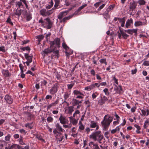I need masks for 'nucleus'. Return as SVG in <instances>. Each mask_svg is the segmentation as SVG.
<instances>
[{
  "mask_svg": "<svg viewBox=\"0 0 149 149\" xmlns=\"http://www.w3.org/2000/svg\"><path fill=\"white\" fill-rule=\"evenodd\" d=\"M62 46L63 48L65 49L66 51L68 50L69 49L68 47L67 46L65 42H63V43Z\"/></svg>",
  "mask_w": 149,
  "mask_h": 149,
  "instance_id": "37998d69",
  "label": "nucleus"
},
{
  "mask_svg": "<svg viewBox=\"0 0 149 149\" xmlns=\"http://www.w3.org/2000/svg\"><path fill=\"white\" fill-rule=\"evenodd\" d=\"M19 67L20 68L21 73H23L24 72L23 69L24 68V67L23 66L22 64L20 63L19 65Z\"/></svg>",
  "mask_w": 149,
  "mask_h": 149,
  "instance_id": "13d9d810",
  "label": "nucleus"
},
{
  "mask_svg": "<svg viewBox=\"0 0 149 149\" xmlns=\"http://www.w3.org/2000/svg\"><path fill=\"white\" fill-rule=\"evenodd\" d=\"M4 99L8 104H11L13 102V98L8 95H6L4 97Z\"/></svg>",
  "mask_w": 149,
  "mask_h": 149,
  "instance_id": "9d476101",
  "label": "nucleus"
},
{
  "mask_svg": "<svg viewBox=\"0 0 149 149\" xmlns=\"http://www.w3.org/2000/svg\"><path fill=\"white\" fill-rule=\"evenodd\" d=\"M55 127L56 128V129L58 130L59 132H62L63 129L62 127L58 123H57L55 125Z\"/></svg>",
  "mask_w": 149,
  "mask_h": 149,
  "instance_id": "a211bd4d",
  "label": "nucleus"
},
{
  "mask_svg": "<svg viewBox=\"0 0 149 149\" xmlns=\"http://www.w3.org/2000/svg\"><path fill=\"white\" fill-rule=\"evenodd\" d=\"M59 120L60 123L62 124H68V120L66 118L65 116H63L62 114H61Z\"/></svg>",
  "mask_w": 149,
  "mask_h": 149,
  "instance_id": "423d86ee",
  "label": "nucleus"
},
{
  "mask_svg": "<svg viewBox=\"0 0 149 149\" xmlns=\"http://www.w3.org/2000/svg\"><path fill=\"white\" fill-rule=\"evenodd\" d=\"M114 7V5H110L106 9V11L109 13L111 10L113 9Z\"/></svg>",
  "mask_w": 149,
  "mask_h": 149,
  "instance_id": "ea45409f",
  "label": "nucleus"
},
{
  "mask_svg": "<svg viewBox=\"0 0 149 149\" xmlns=\"http://www.w3.org/2000/svg\"><path fill=\"white\" fill-rule=\"evenodd\" d=\"M0 51H1L3 52H6L5 47L2 46L0 47Z\"/></svg>",
  "mask_w": 149,
  "mask_h": 149,
  "instance_id": "e2e57ef3",
  "label": "nucleus"
},
{
  "mask_svg": "<svg viewBox=\"0 0 149 149\" xmlns=\"http://www.w3.org/2000/svg\"><path fill=\"white\" fill-rule=\"evenodd\" d=\"M53 50L52 49L51 47L45 49L44 51H42V54L45 56V54L50 53L52 52H53Z\"/></svg>",
  "mask_w": 149,
  "mask_h": 149,
  "instance_id": "ddd939ff",
  "label": "nucleus"
},
{
  "mask_svg": "<svg viewBox=\"0 0 149 149\" xmlns=\"http://www.w3.org/2000/svg\"><path fill=\"white\" fill-rule=\"evenodd\" d=\"M133 24V20L132 18L128 19L126 23L125 27L126 28H128L131 24Z\"/></svg>",
  "mask_w": 149,
  "mask_h": 149,
  "instance_id": "2eb2a0df",
  "label": "nucleus"
},
{
  "mask_svg": "<svg viewBox=\"0 0 149 149\" xmlns=\"http://www.w3.org/2000/svg\"><path fill=\"white\" fill-rule=\"evenodd\" d=\"M120 130V128L119 126L117 127L116 128L113 129L111 131V133L114 134L117 132H119Z\"/></svg>",
  "mask_w": 149,
  "mask_h": 149,
  "instance_id": "2f4dec72",
  "label": "nucleus"
},
{
  "mask_svg": "<svg viewBox=\"0 0 149 149\" xmlns=\"http://www.w3.org/2000/svg\"><path fill=\"white\" fill-rule=\"evenodd\" d=\"M58 53L59 51L58 50H56L55 51H54L53 52V53L54 54V55L56 56L57 57V58L58 57Z\"/></svg>",
  "mask_w": 149,
  "mask_h": 149,
  "instance_id": "69168bd1",
  "label": "nucleus"
},
{
  "mask_svg": "<svg viewBox=\"0 0 149 149\" xmlns=\"http://www.w3.org/2000/svg\"><path fill=\"white\" fill-rule=\"evenodd\" d=\"M89 137L95 141H98L100 143H102L101 141L104 138V136L100 131L92 133L90 135Z\"/></svg>",
  "mask_w": 149,
  "mask_h": 149,
  "instance_id": "f03ea898",
  "label": "nucleus"
},
{
  "mask_svg": "<svg viewBox=\"0 0 149 149\" xmlns=\"http://www.w3.org/2000/svg\"><path fill=\"white\" fill-rule=\"evenodd\" d=\"M31 123H28L25 125V126L26 127H28L31 129L32 128V127L31 126Z\"/></svg>",
  "mask_w": 149,
  "mask_h": 149,
  "instance_id": "6e6d98bb",
  "label": "nucleus"
},
{
  "mask_svg": "<svg viewBox=\"0 0 149 149\" xmlns=\"http://www.w3.org/2000/svg\"><path fill=\"white\" fill-rule=\"evenodd\" d=\"M79 129L80 130H79V131H80L82 130H83L84 129V127L82 124L81 121H80L79 122Z\"/></svg>",
  "mask_w": 149,
  "mask_h": 149,
  "instance_id": "f704fd0d",
  "label": "nucleus"
},
{
  "mask_svg": "<svg viewBox=\"0 0 149 149\" xmlns=\"http://www.w3.org/2000/svg\"><path fill=\"white\" fill-rule=\"evenodd\" d=\"M98 95V93L97 92L93 93L92 94V97L93 99H94L96 98L97 96Z\"/></svg>",
  "mask_w": 149,
  "mask_h": 149,
  "instance_id": "3c124183",
  "label": "nucleus"
},
{
  "mask_svg": "<svg viewBox=\"0 0 149 149\" xmlns=\"http://www.w3.org/2000/svg\"><path fill=\"white\" fill-rule=\"evenodd\" d=\"M44 37L42 35H39L37 36V38L38 39V41L40 42L43 39Z\"/></svg>",
  "mask_w": 149,
  "mask_h": 149,
  "instance_id": "603ef678",
  "label": "nucleus"
},
{
  "mask_svg": "<svg viewBox=\"0 0 149 149\" xmlns=\"http://www.w3.org/2000/svg\"><path fill=\"white\" fill-rule=\"evenodd\" d=\"M21 49L22 50H23V51H25V50H30V48L28 46L26 47H22Z\"/></svg>",
  "mask_w": 149,
  "mask_h": 149,
  "instance_id": "052dcab7",
  "label": "nucleus"
},
{
  "mask_svg": "<svg viewBox=\"0 0 149 149\" xmlns=\"http://www.w3.org/2000/svg\"><path fill=\"white\" fill-rule=\"evenodd\" d=\"M145 22H142L141 21H136L135 22L134 26L136 27H138L139 26H145L147 25V22L146 19H145Z\"/></svg>",
  "mask_w": 149,
  "mask_h": 149,
  "instance_id": "6e6552de",
  "label": "nucleus"
},
{
  "mask_svg": "<svg viewBox=\"0 0 149 149\" xmlns=\"http://www.w3.org/2000/svg\"><path fill=\"white\" fill-rule=\"evenodd\" d=\"M138 2L140 5H143L145 4L146 1L144 0H139Z\"/></svg>",
  "mask_w": 149,
  "mask_h": 149,
  "instance_id": "79ce46f5",
  "label": "nucleus"
},
{
  "mask_svg": "<svg viewBox=\"0 0 149 149\" xmlns=\"http://www.w3.org/2000/svg\"><path fill=\"white\" fill-rule=\"evenodd\" d=\"M24 56L25 58L27 60V61L29 62H31L32 61L33 56H29L28 54H25Z\"/></svg>",
  "mask_w": 149,
  "mask_h": 149,
  "instance_id": "dca6fc26",
  "label": "nucleus"
},
{
  "mask_svg": "<svg viewBox=\"0 0 149 149\" xmlns=\"http://www.w3.org/2000/svg\"><path fill=\"white\" fill-rule=\"evenodd\" d=\"M59 3H55L54 7L51 9V10H52V11H54V10L58 8H59L58 7V6H59Z\"/></svg>",
  "mask_w": 149,
  "mask_h": 149,
  "instance_id": "a18cd8bd",
  "label": "nucleus"
},
{
  "mask_svg": "<svg viewBox=\"0 0 149 149\" xmlns=\"http://www.w3.org/2000/svg\"><path fill=\"white\" fill-rule=\"evenodd\" d=\"M1 72L3 76L5 77H8L11 76V74L8 70L3 69Z\"/></svg>",
  "mask_w": 149,
  "mask_h": 149,
  "instance_id": "f8f14e48",
  "label": "nucleus"
},
{
  "mask_svg": "<svg viewBox=\"0 0 149 149\" xmlns=\"http://www.w3.org/2000/svg\"><path fill=\"white\" fill-rule=\"evenodd\" d=\"M84 103L87 106V107H89L91 106V102L88 100L85 101L84 102Z\"/></svg>",
  "mask_w": 149,
  "mask_h": 149,
  "instance_id": "bf43d9fd",
  "label": "nucleus"
},
{
  "mask_svg": "<svg viewBox=\"0 0 149 149\" xmlns=\"http://www.w3.org/2000/svg\"><path fill=\"white\" fill-rule=\"evenodd\" d=\"M101 1H100L94 4V6L96 8H97V7H98L101 4Z\"/></svg>",
  "mask_w": 149,
  "mask_h": 149,
  "instance_id": "774afa93",
  "label": "nucleus"
},
{
  "mask_svg": "<svg viewBox=\"0 0 149 149\" xmlns=\"http://www.w3.org/2000/svg\"><path fill=\"white\" fill-rule=\"evenodd\" d=\"M20 147L19 145L13 144L11 146L10 149H20Z\"/></svg>",
  "mask_w": 149,
  "mask_h": 149,
  "instance_id": "c85d7f7f",
  "label": "nucleus"
},
{
  "mask_svg": "<svg viewBox=\"0 0 149 149\" xmlns=\"http://www.w3.org/2000/svg\"><path fill=\"white\" fill-rule=\"evenodd\" d=\"M53 12V11L50 10H47L45 9H42L40 11V14L44 17L49 16Z\"/></svg>",
  "mask_w": 149,
  "mask_h": 149,
  "instance_id": "39448f33",
  "label": "nucleus"
},
{
  "mask_svg": "<svg viewBox=\"0 0 149 149\" xmlns=\"http://www.w3.org/2000/svg\"><path fill=\"white\" fill-rule=\"evenodd\" d=\"M38 22L41 23L42 26L47 29H49L52 26V23L49 17H47L43 20L41 18L39 20Z\"/></svg>",
  "mask_w": 149,
  "mask_h": 149,
  "instance_id": "7ed1b4c3",
  "label": "nucleus"
},
{
  "mask_svg": "<svg viewBox=\"0 0 149 149\" xmlns=\"http://www.w3.org/2000/svg\"><path fill=\"white\" fill-rule=\"evenodd\" d=\"M70 122L73 125H76L77 123V120L76 119L72 118V116L69 117Z\"/></svg>",
  "mask_w": 149,
  "mask_h": 149,
  "instance_id": "412c9836",
  "label": "nucleus"
},
{
  "mask_svg": "<svg viewBox=\"0 0 149 149\" xmlns=\"http://www.w3.org/2000/svg\"><path fill=\"white\" fill-rule=\"evenodd\" d=\"M84 90L86 91H89L90 90H92L91 85L88 86L86 87L85 88Z\"/></svg>",
  "mask_w": 149,
  "mask_h": 149,
  "instance_id": "0e129e2a",
  "label": "nucleus"
},
{
  "mask_svg": "<svg viewBox=\"0 0 149 149\" xmlns=\"http://www.w3.org/2000/svg\"><path fill=\"white\" fill-rule=\"evenodd\" d=\"M137 29H128L127 33L130 34L132 35L134 33H136Z\"/></svg>",
  "mask_w": 149,
  "mask_h": 149,
  "instance_id": "c756f323",
  "label": "nucleus"
},
{
  "mask_svg": "<svg viewBox=\"0 0 149 149\" xmlns=\"http://www.w3.org/2000/svg\"><path fill=\"white\" fill-rule=\"evenodd\" d=\"M97 124L93 121H91L90 124V127L91 128H94L96 127Z\"/></svg>",
  "mask_w": 149,
  "mask_h": 149,
  "instance_id": "bb28decb",
  "label": "nucleus"
},
{
  "mask_svg": "<svg viewBox=\"0 0 149 149\" xmlns=\"http://www.w3.org/2000/svg\"><path fill=\"white\" fill-rule=\"evenodd\" d=\"M119 20V22L121 23V26L122 27H123L125 26V17L120 18L118 19Z\"/></svg>",
  "mask_w": 149,
  "mask_h": 149,
  "instance_id": "5701e85b",
  "label": "nucleus"
},
{
  "mask_svg": "<svg viewBox=\"0 0 149 149\" xmlns=\"http://www.w3.org/2000/svg\"><path fill=\"white\" fill-rule=\"evenodd\" d=\"M120 32L122 36L124 39H126L129 36L128 35L122 31H120Z\"/></svg>",
  "mask_w": 149,
  "mask_h": 149,
  "instance_id": "e433bc0d",
  "label": "nucleus"
},
{
  "mask_svg": "<svg viewBox=\"0 0 149 149\" xmlns=\"http://www.w3.org/2000/svg\"><path fill=\"white\" fill-rule=\"evenodd\" d=\"M140 110L143 115L148 116L149 114V110L148 109H140Z\"/></svg>",
  "mask_w": 149,
  "mask_h": 149,
  "instance_id": "6ab92c4d",
  "label": "nucleus"
},
{
  "mask_svg": "<svg viewBox=\"0 0 149 149\" xmlns=\"http://www.w3.org/2000/svg\"><path fill=\"white\" fill-rule=\"evenodd\" d=\"M41 83V86L42 88H44L46 87V85L47 84V81L45 80H43L40 82Z\"/></svg>",
  "mask_w": 149,
  "mask_h": 149,
  "instance_id": "7c9ffc66",
  "label": "nucleus"
},
{
  "mask_svg": "<svg viewBox=\"0 0 149 149\" xmlns=\"http://www.w3.org/2000/svg\"><path fill=\"white\" fill-rule=\"evenodd\" d=\"M87 6L86 4H84L81 6H80L77 10V12H78L80 11L82 9H83L84 8L86 7Z\"/></svg>",
  "mask_w": 149,
  "mask_h": 149,
  "instance_id": "a19ab883",
  "label": "nucleus"
},
{
  "mask_svg": "<svg viewBox=\"0 0 149 149\" xmlns=\"http://www.w3.org/2000/svg\"><path fill=\"white\" fill-rule=\"evenodd\" d=\"M92 90L95 88L96 87L97 88H99V84L97 83H95L94 84H92L91 85Z\"/></svg>",
  "mask_w": 149,
  "mask_h": 149,
  "instance_id": "cd10ccee",
  "label": "nucleus"
},
{
  "mask_svg": "<svg viewBox=\"0 0 149 149\" xmlns=\"http://www.w3.org/2000/svg\"><path fill=\"white\" fill-rule=\"evenodd\" d=\"M136 4L135 2L133 1L132 3H130V4L129 11H133L136 8Z\"/></svg>",
  "mask_w": 149,
  "mask_h": 149,
  "instance_id": "4468645a",
  "label": "nucleus"
},
{
  "mask_svg": "<svg viewBox=\"0 0 149 149\" xmlns=\"http://www.w3.org/2000/svg\"><path fill=\"white\" fill-rule=\"evenodd\" d=\"M6 22L9 23L12 26L13 25V23L11 22V19L10 17L8 18L7 20L6 21Z\"/></svg>",
  "mask_w": 149,
  "mask_h": 149,
  "instance_id": "5fc2aeb1",
  "label": "nucleus"
},
{
  "mask_svg": "<svg viewBox=\"0 0 149 149\" xmlns=\"http://www.w3.org/2000/svg\"><path fill=\"white\" fill-rule=\"evenodd\" d=\"M11 137V136L10 134H8L5 137V140L6 141H9Z\"/></svg>",
  "mask_w": 149,
  "mask_h": 149,
  "instance_id": "8fccbe9b",
  "label": "nucleus"
},
{
  "mask_svg": "<svg viewBox=\"0 0 149 149\" xmlns=\"http://www.w3.org/2000/svg\"><path fill=\"white\" fill-rule=\"evenodd\" d=\"M28 1L26 0H20L19 1L16 2L15 3L16 6L18 8H23L24 5L23 3L25 5L26 8L27 9H29V7L28 5Z\"/></svg>",
  "mask_w": 149,
  "mask_h": 149,
  "instance_id": "20e7f679",
  "label": "nucleus"
},
{
  "mask_svg": "<svg viewBox=\"0 0 149 149\" xmlns=\"http://www.w3.org/2000/svg\"><path fill=\"white\" fill-rule=\"evenodd\" d=\"M53 120V118L51 116H49L47 118V121L49 123H52Z\"/></svg>",
  "mask_w": 149,
  "mask_h": 149,
  "instance_id": "c03bdc74",
  "label": "nucleus"
},
{
  "mask_svg": "<svg viewBox=\"0 0 149 149\" xmlns=\"http://www.w3.org/2000/svg\"><path fill=\"white\" fill-rule=\"evenodd\" d=\"M53 1L51 0V1L49 3L48 6H46V8L48 9H50L53 6Z\"/></svg>",
  "mask_w": 149,
  "mask_h": 149,
  "instance_id": "4c0bfd02",
  "label": "nucleus"
},
{
  "mask_svg": "<svg viewBox=\"0 0 149 149\" xmlns=\"http://www.w3.org/2000/svg\"><path fill=\"white\" fill-rule=\"evenodd\" d=\"M57 85L55 84L49 90V93L52 95H54L57 92Z\"/></svg>",
  "mask_w": 149,
  "mask_h": 149,
  "instance_id": "1a4fd4ad",
  "label": "nucleus"
},
{
  "mask_svg": "<svg viewBox=\"0 0 149 149\" xmlns=\"http://www.w3.org/2000/svg\"><path fill=\"white\" fill-rule=\"evenodd\" d=\"M32 18L31 15L30 14H27L26 16V19L27 21H29Z\"/></svg>",
  "mask_w": 149,
  "mask_h": 149,
  "instance_id": "de8ad7c7",
  "label": "nucleus"
},
{
  "mask_svg": "<svg viewBox=\"0 0 149 149\" xmlns=\"http://www.w3.org/2000/svg\"><path fill=\"white\" fill-rule=\"evenodd\" d=\"M59 100L58 99L56 100L55 102L49 104L47 106V109H50L52 107L56 106L58 103Z\"/></svg>",
  "mask_w": 149,
  "mask_h": 149,
  "instance_id": "f3484780",
  "label": "nucleus"
},
{
  "mask_svg": "<svg viewBox=\"0 0 149 149\" xmlns=\"http://www.w3.org/2000/svg\"><path fill=\"white\" fill-rule=\"evenodd\" d=\"M79 100L73 98L72 100V104L73 106H75L78 104Z\"/></svg>",
  "mask_w": 149,
  "mask_h": 149,
  "instance_id": "473e14b6",
  "label": "nucleus"
},
{
  "mask_svg": "<svg viewBox=\"0 0 149 149\" xmlns=\"http://www.w3.org/2000/svg\"><path fill=\"white\" fill-rule=\"evenodd\" d=\"M73 15L64 17L60 21V22H63L65 24L66 20H69L70 18H72Z\"/></svg>",
  "mask_w": 149,
  "mask_h": 149,
  "instance_id": "b1692460",
  "label": "nucleus"
},
{
  "mask_svg": "<svg viewBox=\"0 0 149 149\" xmlns=\"http://www.w3.org/2000/svg\"><path fill=\"white\" fill-rule=\"evenodd\" d=\"M60 132H59L56 129H55L53 130V133L54 134H58L57 135H59L60 136L62 134L60 133Z\"/></svg>",
  "mask_w": 149,
  "mask_h": 149,
  "instance_id": "4d7b16f0",
  "label": "nucleus"
},
{
  "mask_svg": "<svg viewBox=\"0 0 149 149\" xmlns=\"http://www.w3.org/2000/svg\"><path fill=\"white\" fill-rule=\"evenodd\" d=\"M104 92L105 93L106 95H109V92L107 88H105L103 90Z\"/></svg>",
  "mask_w": 149,
  "mask_h": 149,
  "instance_id": "864d4df0",
  "label": "nucleus"
},
{
  "mask_svg": "<svg viewBox=\"0 0 149 149\" xmlns=\"http://www.w3.org/2000/svg\"><path fill=\"white\" fill-rule=\"evenodd\" d=\"M26 114L28 117H29L30 118L33 117L34 116L31 113L29 112L26 113Z\"/></svg>",
  "mask_w": 149,
  "mask_h": 149,
  "instance_id": "680f3d73",
  "label": "nucleus"
},
{
  "mask_svg": "<svg viewBox=\"0 0 149 149\" xmlns=\"http://www.w3.org/2000/svg\"><path fill=\"white\" fill-rule=\"evenodd\" d=\"M109 12L107 11H104L103 13V15L104 18L107 20L110 18V16L109 14Z\"/></svg>",
  "mask_w": 149,
  "mask_h": 149,
  "instance_id": "393cba45",
  "label": "nucleus"
},
{
  "mask_svg": "<svg viewBox=\"0 0 149 149\" xmlns=\"http://www.w3.org/2000/svg\"><path fill=\"white\" fill-rule=\"evenodd\" d=\"M104 135L106 138L107 139L109 138L110 136L109 132L107 131L105 132L104 134Z\"/></svg>",
  "mask_w": 149,
  "mask_h": 149,
  "instance_id": "09e8293b",
  "label": "nucleus"
},
{
  "mask_svg": "<svg viewBox=\"0 0 149 149\" xmlns=\"http://www.w3.org/2000/svg\"><path fill=\"white\" fill-rule=\"evenodd\" d=\"M69 12V10H65L60 13L58 15V18L59 19H61L62 18L66 15Z\"/></svg>",
  "mask_w": 149,
  "mask_h": 149,
  "instance_id": "9b49d317",
  "label": "nucleus"
},
{
  "mask_svg": "<svg viewBox=\"0 0 149 149\" xmlns=\"http://www.w3.org/2000/svg\"><path fill=\"white\" fill-rule=\"evenodd\" d=\"M100 62L102 63H104L105 65L107 64V63L106 62V59L105 58L101 59L100 60Z\"/></svg>",
  "mask_w": 149,
  "mask_h": 149,
  "instance_id": "49530a36",
  "label": "nucleus"
},
{
  "mask_svg": "<svg viewBox=\"0 0 149 149\" xmlns=\"http://www.w3.org/2000/svg\"><path fill=\"white\" fill-rule=\"evenodd\" d=\"M112 117L109 115H106L104 117V119L101 123L102 128L104 130H108L111 123L113 121Z\"/></svg>",
  "mask_w": 149,
  "mask_h": 149,
  "instance_id": "f257e3e1",
  "label": "nucleus"
},
{
  "mask_svg": "<svg viewBox=\"0 0 149 149\" xmlns=\"http://www.w3.org/2000/svg\"><path fill=\"white\" fill-rule=\"evenodd\" d=\"M71 93L70 92H64L63 97L65 100H67L70 97Z\"/></svg>",
  "mask_w": 149,
  "mask_h": 149,
  "instance_id": "aec40b11",
  "label": "nucleus"
},
{
  "mask_svg": "<svg viewBox=\"0 0 149 149\" xmlns=\"http://www.w3.org/2000/svg\"><path fill=\"white\" fill-rule=\"evenodd\" d=\"M55 43L58 47H60V39L58 38H56L54 40Z\"/></svg>",
  "mask_w": 149,
  "mask_h": 149,
  "instance_id": "c9c22d12",
  "label": "nucleus"
},
{
  "mask_svg": "<svg viewBox=\"0 0 149 149\" xmlns=\"http://www.w3.org/2000/svg\"><path fill=\"white\" fill-rule=\"evenodd\" d=\"M68 114H71L74 111V107L73 106L68 107Z\"/></svg>",
  "mask_w": 149,
  "mask_h": 149,
  "instance_id": "72a5a7b5",
  "label": "nucleus"
},
{
  "mask_svg": "<svg viewBox=\"0 0 149 149\" xmlns=\"http://www.w3.org/2000/svg\"><path fill=\"white\" fill-rule=\"evenodd\" d=\"M73 94L75 95H80L83 96H84L83 93L81 92L80 91L77 90H75L73 91Z\"/></svg>",
  "mask_w": 149,
  "mask_h": 149,
  "instance_id": "4be33fe9",
  "label": "nucleus"
},
{
  "mask_svg": "<svg viewBox=\"0 0 149 149\" xmlns=\"http://www.w3.org/2000/svg\"><path fill=\"white\" fill-rule=\"evenodd\" d=\"M22 14V10L16 9L14 12V14L19 17Z\"/></svg>",
  "mask_w": 149,
  "mask_h": 149,
  "instance_id": "a878e982",
  "label": "nucleus"
},
{
  "mask_svg": "<svg viewBox=\"0 0 149 149\" xmlns=\"http://www.w3.org/2000/svg\"><path fill=\"white\" fill-rule=\"evenodd\" d=\"M23 137L20 136V138L18 140V141H19V143L21 145H25V143H24L23 141Z\"/></svg>",
  "mask_w": 149,
  "mask_h": 149,
  "instance_id": "58836bf2",
  "label": "nucleus"
},
{
  "mask_svg": "<svg viewBox=\"0 0 149 149\" xmlns=\"http://www.w3.org/2000/svg\"><path fill=\"white\" fill-rule=\"evenodd\" d=\"M144 66H149V61H145L144 62L143 64H142Z\"/></svg>",
  "mask_w": 149,
  "mask_h": 149,
  "instance_id": "338daca9",
  "label": "nucleus"
},
{
  "mask_svg": "<svg viewBox=\"0 0 149 149\" xmlns=\"http://www.w3.org/2000/svg\"><path fill=\"white\" fill-rule=\"evenodd\" d=\"M108 100L107 98L105 96H104L101 97L98 102V104L100 106H102L105 104V102Z\"/></svg>",
  "mask_w": 149,
  "mask_h": 149,
  "instance_id": "0eeeda50",
  "label": "nucleus"
}]
</instances>
